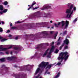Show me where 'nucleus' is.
<instances>
[{"label": "nucleus", "instance_id": "nucleus-1", "mask_svg": "<svg viewBox=\"0 0 78 78\" xmlns=\"http://www.w3.org/2000/svg\"><path fill=\"white\" fill-rule=\"evenodd\" d=\"M53 64H50L48 65V62H42L41 64H39L38 66V67L35 71V75H37V73H39L37 76L35 77V78H42V77L41 76V74L42 73V72H43V70L44 69H50L53 65Z\"/></svg>", "mask_w": 78, "mask_h": 78}, {"label": "nucleus", "instance_id": "nucleus-2", "mask_svg": "<svg viewBox=\"0 0 78 78\" xmlns=\"http://www.w3.org/2000/svg\"><path fill=\"white\" fill-rule=\"evenodd\" d=\"M68 7H69V9L66 10V13L67 14L66 17L67 18L70 19L73 13V12L76 11V7H73V5L70 3H69L67 5Z\"/></svg>", "mask_w": 78, "mask_h": 78}, {"label": "nucleus", "instance_id": "nucleus-3", "mask_svg": "<svg viewBox=\"0 0 78 78\" xmlns=\"http://www.w3.org/2000/svg\"><path fill=\"white\" fill-rule=\"evenodd\" d=\"M69 56V54L67 52H62L59 54V56L58 58V60L61 59V62H58L56 65L57 66H60L61 65V62H62V59H64L65 61H66Z\"/></svg>", "mask_w": 78, "mask_h": 78}, {"label": "nucleus", "instance_id": "nucleus-4", "mask_svg": "<svg viewBox=\"0 0 78 78\" xmlns=\"http://www.w3.org/2000/svg\"><path fill=\"white\" fill-rule=\"evenodd\" d=\"M55 46H52L51 49H47L45 52L42 55V57H45V56L48 54V55L47 56V58H50L51 57V53L52 51H53L54 49H55Z\"/></svg>", "mask_w": 78, "mask_h": 78}, {"label": "nucleus", "instance_id": "nucleus-5", "mask_svg": "<svg viewBox=\"0 0 78 78\" xmlns=\"http://www.w3.org/2000/svg\"><path fill=\"white\" fill-rule=\"evenodd\" d=\"M49 33H50V34H53L55 32L53 31H43L40 33V34L41 35H43V37H47L48 36V34Z\"/></svg>", "mask_w": 78, "mask_h": 78}, {"label": "nucleus", "instance_id": "nucleus-6", "mask_svg": "<svg viewBox=\"0 0 78 78\" xmlns=\"http://www.w3.org/2000/svg\"><path fill=\"white\" fill-rule=\"evenodd\" d=\"M6 59H7L9 61L14 60V59H16V57L15 56H12L11 57H9L5 58H2L0 59V61H1V62H4L6 61Z\"/></svg>", "mask_w": 78, "mask_h": 78}, {"label": "nucleus", "instance_id": "nucleus-7", "mask_svg": "<svg viewBox=\"0 0 78 78\" xmlns=\"http://www.w3.org/2000/svg\"><path fill=\"white\" fill-rule=\"evenodd\" d=\"M9 47L8 48H3L2 46H0V51H7L6 52V54L8 55L9 54V50L8 49L11 48L12 47V45H9Z\"/></svg>", "mask_w": 78, "mask_h": 78}, {"label": "nucleus", "instance_id": "nucleus-8", "mask_svg": "<svg viewBox=\"0 0 78 78\" xmlns=\"http://www.w3.org/2000/svg\"><path fill=\"white\" fill-rule=\"evenodd\" d=\"M42 44H44L46 45H48L49 44L48 43H43L42 44H40L37 46L35 48V49H39V50H41L42 49Z\"/></svg>", "mask_w": 78, "mask_h": 78}, {"label": "nucleus", "instance_id": "nucleus-9", "mask_svg": "<svg viewBox=\"0 0 78 78\" xmlns=\"http://www.w3.org/2000/svg\"><path fill=\"white\" fill-rule=\"evenodd\" d=\"M51 5L50 4H48L44 5L41 9L42 10H44V9H47L49 8H51Z\"/></svg>", "mask_w": 78, "mask_h": 78}, {"label": "nucleus", "instance_id": "nucleus-10", "mask_svg": "<svg viewBox=\"0 0 78 78\" xmlns=\"http://www.w3.org/2000/svg\"><path fill=\"white\" fill-rule=\"evenodd\" d=\"M39 14V12H37L33 14H31L30 15V17L31 18H34V17H37Z\"/></svg>", "mask_w": 78, "mask_h": 78}, {"label": "nucleus", "instance_id": "nucleus-11", "mask_svg": "<svg viewBox=\"0 0 78 78\" xmlns=\"http://www.w3.org/2000/svg\"><path fill=\"white\" fill-rule=\"evenodd\" d=\"M61 24H62V27H64L65 24V22H64V21H62L60 22H58V24H55V27H58V26H59V25H61Z\"/></svg>", "mask_w": 78, "mask_h": 78}, {"label": "nucleus", "instance_id": "nucleus-12", "mask_svg": "<svg viewBox=\"0 0 78 78\" xmlns=\"http://www.w3.org/2000/svg\"><path fill=\"white\" fill-rule=\"evenodd\" d=\"M37 55H38L37 53L36 52L34 55L31 56V59H35V58H36L37 56Z\"/></svg>", "mask_w": 78, "mask_h": 78}, {"label": "nucleus", "instance_id": "nucleus-13", "mask_svg": "<svg viewBox=\"0 0 78 78\" xmlns=\"http://www.w3.org/2000/svg\"><path fill=\"white\" fill-rule=\"evenodd\" d=\"M36 2L34 1L33 3L32 4L30 5V7L28 9V10H30L31 8H33V6L34 5H36Z\"/></svg>", "mask_w": 78, "mask_h": 78}, {"label": "nucleus", "instance_id": "nucleus-14", "mask_svg": "<svg viewBox=\"0 0 78 78\" xmlns=\"http://www.w3.org/2000/svg\"><path fill=\"white\" fill-rule=\"evenodd\" d=\"M69 23V22L67 20H66L65 22V28H67L68 27V25Z\"/></svg>", "mask_w": 78, "mask_h": 78}, {"label": "nucleus", "instance_id": "nucleus-15", "mask_svg": "<svg viewBox=\"0 0 78 78\" xmlns=\"http://www.w3.org/2000/svg\"><path fill=\"white\" fill-rule=\"evenodd\" d=\"M44 14L45 15L44 16H45V17L47 16H48L49 17H51V16H52V14L51 13H48L47 14L45 13H44Z\"/></svg>", "mask_w": 78, "mask_h": 78}, {"label": "nucleus", "instance_id": "nucleus-16", "mask_svg": "<svg viewBox=\"0 0 78 78\" xmlns=\"http://www.w3.org/2000/svg\"><path fill=\"white\" fill-rule=\"evenodd\" d=\"M64 43L66 45H68L69 44V40L67 39H65L64 41Z\"/></svg>", "mask_w": 78, "mask_h": 78}, {"label": "nucleus", "instance_id": "nucleus-17", "mask_svg": "<svg viewBox=\"0 0 78 78\" xmlns=\"http://www.w3.org/2000/svg\"><path fill=\"white\" fill-rule=\"evenodd\" d=\"M22 47L21 46H18L17 47H15L14 48V49L15 50H22Z\"/></svg>", "mask_w": 78, "mask_h": 78}, {"label": "nucleus", "instance_id": "nucleus-18", "mask_svg": "<svg viewBox=\"0 0 78 78\" xmlns=\"http://www.w3.org/2000/svg\"><path fill=\"white\" fill-rule=\"evenodd\" d=\"M61 39V37H60L58 41L57 42H56V43L57 44V45H59L61 43V41L60 40V39Z\"/></svg>", "mask_w": 78, "mask_h": 78}, {"label": "nucleus", "instance_id": "nucleus-19", "mask_svg": "<svg viewBox=\"0 0 78 78\" xmlns=\"http://www.w3.org/2000/svg\"><path fill=\"white\" fill-rule=\"evenodd\" d=\"M0 39H1V41L2 42H4V41H6V40H7V39L5 38L3 39V37H2L0 36Z\"/></svg>", "mask_w": 78, "mask_h": 78}, {"label": "nucleus", "instance_id": "nucleus-20", "mask_svg": "<svg viewBox=\"0 0 78 78\" xmlns=\"http://www.w3.org/2000/svg\"><path fill=\"white\" fill-rule=\"evenodd\" d=\"M60 74H61V73L60 72H58L57 73V75H56V76H55L54 78H58L59 76L60 75Z\"/></svg>", "mask_w": 78, "mask_h": 78}, {"label": "nucleus", "instance_id": "nucleus-21", "mask_svg": "<svg viewBox=\"0 0 78 78\" xmlns=\"http://www.w3.org/2000/svg\"><path fill=\"white\" fill-rule=\"evenodd\" d=\"M58 33V32L57 31L55 32V34L54 35V39H56V36H57Z\"/></svg>", "mask_w": 78, "mask_h": 78}, {"label": "nucleus", "instance_id": "nucleus-22", "mask_svg": "<svg viewBox=\"0 0 78 78\" xmlns=\"http://www.w3.org/2000/svg\"><path fill=\"white\" fill-rule=\"evenodd\" d=\"M48 23V22H43L41 23V24H40V25H47Z\"/></svg>", "mask_w": 78, "mask_h": 78}, {"label": "nucleus", "instance_id": "nucleus-23", "mask_svg": "<svg viewBox=\"0 0 78 78\" xmlns=\"http://www.w3.org/2000/svg\"><path fill=\"white\" fill-rule=\"evenodd\" d=\"M78 20V18H76L74 20H73V22L74 23Z\"/></svg>", "mask_w": 78, "mask_h": 78}, {"label": "nucleus", "instance_id": "nucleus-24", "mask_svg": "<svg viewBox=\"0 0 78 78\" xmlns=\"http://www.w3.org/2000/svg\"><path fill=\"white\" fill-rule=\"evenodd\" d=\"M31 67V65H27L25 66V68H29V67Z\"/></svg>", "mask_w": 78, "mask_h": 78}, {"label": "nucleus", "instance_id": "nucleus-25", "mask_svg": "<svg viewBox=\"0 0 78 78\" xmlns=\"http://www.w3.org/2000/svg\"><path fill=\"white\" fill-rule=\"evenodd\" d=\"M8 11V9H5L3 11H2V13H6V12Z\"/></svg>", "mask_w": 78, "mask_h": 78}, {"label": "nucleus", "instance_id": "nucleus-26", "mask_svg": "<svg viewBox=\"0 0 78 78\" xmlns=\"http://www.w3.org/2000/svg\"><path fill=\"white\" fill-rule=\"evenodd\" d=\"M46 74H50V72H48V71H46V72L44 73V75H45Z\"/></svg>", "mask_w": 78, "mask_h": 78}, {"label": "nucleus", "instance_id": "nucleus-27", "mask_svg": "<svg viewBox=\"0 0 78 78\" xmlns=\"http://www.w3.org/2000/svg\"><path fill=\"white\" fill-rule=\"evenodd\" d=\"M3 9V7L2 5H0V10L2 11Z\"/></svg>", "mask_w": 78, "mask_h": 78}, {"label": "nucleus", "instance_id": "nucleus-28", "mask_svg": "<svg viewBox=\"0 0 78 78\" xmlns=\"http://www.w3.org/2000/svg\"><path fill=\"white\" fill-rule=\"evenodd\" d=\"M8 2L7 1H5L3 2V4L4 5H8Z\"/></svg>", "mask_w": 78, "mask_h": 78}, {"label": "nucleus", "instance_id": "nucleus-29", "mask_svg": "<svg viewBox=\"0 0 78 78\" xmlns=\"http://www.w3.org/2000/svg\"><path fill=\"white\" fill-rule=\"evenodd\" d=\"M19 37H20V35H17L15 37V39H16V40H17L18 39H19Z\"/></svg>", "mask_w": 78, "mask_h": 78}, {"label": "nucleus", "instance_id": "nucleus-30", "mask_svg": "<svg viewBox=\"0 0 78 78\" xmlns=\"http://www.w3.org/2000/svg\"><path fill=\"white\" fill-rule=\"evenodd\" d=\"M67 31H64L63 32V35H65V34H67Z\"/></svg>", "mask_w": 78, "mask_h": 78}, {"label": "nucleus", "instance_id": "nucleus-31", "mask_svg": "<svg viewBox=\"0 0 78 78\" xmlns=\"http://www.w3.org/2000/svg\"><path fill=\"white\" fill-rule=\"evenodd\" d=\"M64 45V44H63L61 46H60V50H61L62 49V47Z\"/></svg>", "mask_w": 78, "mask_h": 78}, {"label": "nucleus", "instance_id": "nucleus-32", "mask_svg": "<svg viewBox=\"0 0 78 78\" xmlns=\"http://www.w3.org/2000/svg\"><path fill=\"white\" fill-rule=\"evenodd\" d=\"M39 6H37L35 8H33V9L34 10V9H38V8H39Z\"/></svg>", "mask_w": 78, "mask_h": 78}, {"label": "nucleus", "instance_id": "nucleus-33", "mask_svg": "<svg viewBox=\"0 0 78 78\" xmlns=\"http://www.w3.org/2000/svg\"><path fill=\"white\" fill-rule=\"evenodd\" d=\"M7 37H12V35L11 34H9Z\"/></svg>", "mask_w": 78, "mask_h": 78}, {"label": "nucleus", "instance_id": "nucleus-34", "mask_svg": "<svg viewBox=\"0 0 78 78\" xmlns=\"http://www.w3.org/2000/svg\"><path fill=\"white\" fill-rule=\"evenodd\" d=\"M17 78H23V76H17Z\"/></svg>", "mask_w": 78, "mask_h": 78}, {"label": "nucleus", "instance_id": "nucleus-35", "mask_svg": "<svg viewBox=\"0 0 78 78\" xmlns=\"http://www.w3.org/2000/svg\"><path fill=\"white\" fill-rule=\"evenodd\" d=\"M65 50H66L68 49V46H66L64 48Z\"/></svg>", "mask_w": 78, "mask_h": 78}, {"label": "nucleus", "instance_id": "nucleus-36", "mask_svg": "<svg viewBox=\"0 0 78 78\" xmlns=\"http://www.w3.org/2000/svg\"><path fill=\"white\" fill-rule=\"evenodd\" d=\"M58 51H59V50L56 49L55 53H58Z\"/></svg>", "mask_w": 78, "mask_h": 78}, {"label": "nucleus", "instance_id": "nucleus-37", "mask_svg": "<svg viewBox=\"0 0 78 78\" xmlns=\"http://www.w3.org/2000/svg\"><path fill=\"white\" fill-rule=\"evenodd\" d=\"M16 28H17V27H11V29H16Z\"/></svg>", "mask_w": 78, "mask_h": 78}, {"label": "nucleus", "instance_id": "nucleus-38", "mask_svg": "<svg viewBox=\"0 0 78 78\" xmlns=\"http://www.w3.org/2000/svg\"><path fill=\"white\" fill-rule=\"evenodd\" d=\"M9 32H10V30H8L6 31V33H9Z\"/></svg>", "mask_w": 78, "mask_h": 78}, {"label": "nucleus", "instance_id": "nucleus-39", "mask_svg": "<svg viewBox=\"0 0 78 78\" xmlns=\"http://www.w3.org/2000/svg\"><path fill=\"white\" fill-rule=\"evenodd\" d=\"M0 32H3L2 29L1 27L0 28Z\"/></svg>", "mask_w": 78, "mask_h": 78}, {"label": "nucleus", "instance_id": "nucleus-40", "mask_svg": "<svg viewBox=\"0 0 78 78\" xmlns=\"http://www.w3.org/2000/svg\"><path fill=\"white\" fill-rule=\"evenodd\" d=\"M22 23V22H20V21H17L15 23Z\"/></svg>", "mask_w": 78, "mask_h": 78}, {"label": "nucleus", "instance_id": "nucleus-41", "mask_svg": "<svg viewBox=\"0 0 78 78\" xmlns=\"http://www.w3.org/2000/svg\"><path fill=\"white\" fill-rule=\"evenodd\" d=\"M9 24H10V27H12V23H9Z\"/></svg>", "mask_w": 78, "mask_h": 78}, {"label": "nucleus", "instance_id": "nucleus-42", "mask_svg": "<svg viewBox=\"0 0 78 78\" xmlns=\"http://www.w3.org/2000/svg\"><path fill=\"white\" fill-rule=\"evenodd\" d=\"M54 43H55L54 42H52L51 44V45H53L54 44Z\"/></svg>", "mask_w": 78, "mask_h": 78}, {"label": "nucleus", "instance_id": "nucleus-43", "mask_svg": "<svg viewBox=\"0 0 78 78\" xmlns=\"http://www.w3.org/2000/svg\"><path fill=\"white\" fill-rule=\"evenodd\" d=\"M5 67V65H3L1 67H3V68H4Z\"/></svg>", "mask_w": 78, "mask_h": 78}, {"label": "nucleus", "instance_id": "nucleus-44", "mask_svg": "<svg viewBox=\"0 0 78 78\" xmlns=\"http://www.w3.org/2000/svg\"><path fill=\"white\" fill-rule=\"evenodd\" d=\"M2 24H5V22L3 21H2Z\"/></svg>", "mask_w": 78, "mask_h": 78}, {"label": "nucleus", "instance_id": "nucleus-45", "mask_svg": "<svg viewBox=\"0 0 78 78\" xmlns=\"http://www.w3.org/2000/svg\"><path fill=\"white\" fill-rule=\"evenodd\" d=\"M0 14H3V12L2 11H0Z\"/></svg>", "mask_w": 78, "mask_h": 78}, {"label": "nucleus", "instance_id": "nucleus-46", "mask_svg": "<svg viewBox=\"0 0 78 78\" xmlns=\"http://www.w3.org/2000/svg\"><path fill=\"white\" fill-rule=\"evenodd\" d=\"M66 38H70V37H69V36H68L66 37Z\"/></svg>", "mask_w": 78, "mask_h": 78}, {"label": "nucleus", "instance_id": "nucleus-47", "mask_svg": "<svg viewBox=\"0 0 78 78\" xmlns=\"http://www.w3.org/2000/svg\"><path fill=\"white\" fill-rule=\"evenodd\" d=\"M25 70H27V71H30V69H26Z\"/></svg>", "mask_w": 78, "mask_h": 78}, {"label": "nucleus", "instance_id": "nucleus-48", "mask_svg": "<svg viewBox=\"0 0 78 78\" xmlns=\"http://www.w3.org/2000/svg\"><path fill=\"white\" fill-rule=\"evenodd\" d=\"M50 22L51 23H53V21H52V20L50 21Z\"/></svg>", "mask_w": 78, "mask_h": 78}, {"label": "nucleus", "instance_id": "nucleus-49", "mask_svg": "<svg viewBox=\"0 0 78 78\" xmlns=\"http://www.w3.org/2000/svg\"><path fill=\"white\" fill-rule=\"evenodd\" d=\"M14 67H17V65H15Z\"/></svg>", "mask_w": 78, "mask_h": 78}, {"label": "nucleus", "instance_id": "nucleus-50", "mask_svg": "<svg viewBox=\"0 0 78 78\" xmlns=\"http://www.w3.org/2000/svg\"><path fill=\"white\" fill-rule=\"evenodd\" d=\"M20 70H24V69H23V68H21Z\"/></svg>", "mask_w": 78, "mask_h": 78}, {"label": "nucleus", "instance_id": "nucleus-51", "mask_svg": "<svg viewBox=\"0 0 78 78\" xmlns=\"http://www.w3.org/2000/svg\"><path fill=\"white\" fill-rule=\"evenodd\" d=\"M2 0H0V2H2Z\"/></svg>", "mask_w": 78, "mask_h": 78}, {"label": "nucleus", "instance_id": "nucleus-52", "mask_svg": "<svg viewBox=\"0 0 78 78\" xmlns=\"http://www.w3.org/2000/svg\"><path fill=\"white\" fill-rule=\"evenodd\" d=\"M50 28V27H48V28Z\"/></svg>", "mask_w": 78, "mask_h": 78}, {"label": "nucleus", "instance_id": "nucleus-53", "mask_svg": "<svg viewBox=\"0 0 78 78\" xmlns=\"http://www.w3.org/2000/svg\"><path fill=\"white\" fill-rule=\"evenodd\" d=\"M78 53V51H77V52H76V53Z\"/></svg>", "mask_w": 78, "mask_h": 78}, {"label": "nucleus", "instance_id": "nucleus-54", "mask_svg": "<svg viewBox=\"0 0 78 78\" xmlns=\"http://www.w3.org/2000/svg\"><path fill=\"white\" fill-rule=\"evenodd\" d=\"M51 28H53V27H52Z\"/></svg>", "mask_w": 78, "mask_h": 78}, {"label": "nucleus", "instance_id": "nucleus-55", "mask_svg": "<svg viewBox=\"0 0 78 78\" xmlns=\"http://www.w3.org/2000/svg\"><path fill=\"white\" fill-rule=\"evenodd\" d=\"M0 25H1V22H0Z\"/></svg>", "mask_w": 78, "mask_h": 78}, {"label": "nucleus", "instance_id": "nucleus-56", "mask_svg": "<svg viewBox=\"0 0 78 78\" xmlns=\"http://www.w3.org/2000/svg\"><path fill=\"white\" fill-rule=\"evenodd\" d=\"M8 7H9V5L7 6Z\"/></svg>", "mask_w": 78, "mask_h": 78}, {"label": "nucleus", "instance_id": "nucleus-57", "mask_svg": "<svg viewBox=\"0 0 78 78\" xmlns=\"http://www.w3.org/2000/svg\"><path fill=\"white\" fill-rule=\"evenodd\" d=\"M11 54H12V52H11Z\"/></svg>", "mask_w": 78, "mask_h": 78}, {"label": "nucleus", "instance_id": "nucleus-58", "mask_svg": "<svg viewBox=\"0 0 78 78\" xmlns=\"http://www.w3.org/2000/svg\"><path fill=\"white\" fill-rule=\"evenodd\" d=\"M28 6H30V5H29Z\"/></svg>", "mask_w": 78, "mask_h": 78}, {"label": "nucleus", "instance_id": "nucleus-59", "mask_svg": "<svg viewBox=\"0 0 78 78\" xmlns=\"http://www.w3.org/2000/svg\"><path fill=\"white\" fill-rule=\"evenodd\" d=\"M37 24H39V23H37Z\"/></svg>", "mask_w": 78, "mask_h": 78}, {"label": "nucleus", "instance_id": "nucleus-60", "mask_svg": "<svg viewBox=\"0 0 78 78\" xmlns=\"http://www.w3.org/2000/svg\"><path fill=\"white\" fill-rule=\"evenodd\" d=\"M60 34L61 35V34Z\"/></svg>", "mask_w": 78, "mask_h": 78}, {"label": "nucleus", "instance_id": "nucleus-61", "mask_svg": "<svg viewBox=\"0 0 78 78\" xmlns=\"http://www.w3.org/2000/svg\"><path fill=\"white\" fill-rule=\"evenodd\" d=\"M16 53H17V52H15Z\"/></svg>", "mask_w": 78, "mask_h": 78}]
</instances>
